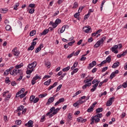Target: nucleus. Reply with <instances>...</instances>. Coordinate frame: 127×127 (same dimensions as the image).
Segmentation results:
<instances>
[{"label":"nucleus","instance_id":"nucleus-1","mask_svg":"<svg viewBox=\"0 0 127 127\" xmlns=\"http://www.w3.org/2000/svg\"><path fill=\"white\" fill-rule=\"evenodd\" d=\"M36 65H37V63H36V62H34L31 64H30L28 65V67L27 68V74H31V73L33 72L34 68L36 67Z\"/></svg>","mask_w":127,"mask_h":127},{"label":"nucleus","instance_id":"nucleus-2","mask_svg":"<svg viewBox=\"0 0 127 127\" xmlns=\"http://www.w3.org/2000/svg\"><path fill=\"white\" fill-rule=\"evenodd\" d=\"M22 73V70L21 69H17L16 68H14L12 72H10V74L12 76H18L20 74Z\"/></svg>","mask_w":127,"mask_h":127},{"label":"nucleus","instance_id":"nucleus-3","mask_svg":"<svg viewBox=\"0 0 127 127\" xmlns=\"http://www.w3.org/2000/svg\"><path fill=\"white\" fill-rule=\"evenodd\" d=\"M114 100H115V97H112V98H110L109 100L107 101L106 103V106L107 107H110V106H112V104H113Z\"/></svg>","mask_w":127,"mask_h":127},{"label":"nucleus","instance_id":"nucleus-4","mask_svg":"<svg viewBox=\"0 0 127 127\" xmlns=\"http://www.w3.org/2000/svg\"><path fill=\"white\" fill-rule=\"evenodd\" d=\"M118 49V45H114L113 47L110 48V50L114 52L115 54H118L119 53V51L117 50Z\"/></svg>","mask_w":127,"mask_h":127},{"label":"nucleus","instance_id":"nucleus-5","mask_svg":"<svg viewBox=\"0 0 127 127\" xmlns=\"http://www.w3.org/2000/svg\"><path fill=\"white\" fill-rule=\"evenodd\" d=\"M96 65H97V62H96V61H93L91 63L89 64L87 66V69L91 70V69H92L94 66H96Z\"/></svg>","mask_w":127,"mask_h":127},{"label":"nucleus","instance_id":"nucleus-6","mask_svg":"<svg viewBox=\"0 0 127 127\" xmlns=\"http://www.w3.org/2000/svg\"><path fill=\"white\" fill-rule=\"evenodd\" d=\"M90 30L91 27H90V26H86L83 28V31L85 32V33H88V32H90Z\"/></svg>","mask_w":127,"mask_h":127},{"label":"nucleus","instance_id":"nucleus-7","mask_svg":"<svg viewBox=\"0 0 127 127\" xmlns=\"http://www.w3.org/2000/svg\"><path fill=\"white\" fill-rule=\"evenodd\" d=\"M12 51L14 56H18L19 55V51H17V48H15Z\"/></svg>","mask_w":127,"mask_h":127},{"label":"nucleus","instance_id":"nucleus-8","mask_svg":"<svg viewBox=\"0 0 127 127\" xmlns=\"http://www.w3.org/2000/svg\"><path fill=\"white\" fill-rule=\"evenodd\" d=\"M33 127V121L30 120L28 121V122L25 124V127Z\"/></svg>","mask_w":127,"mask_h":127},{"label":"nucleus","instance_id":"nucleus-9","mask_svg":"<svg viewBox=\"0 0 127 127\" xmlns=\"http://www.w3.org/2000/svg\"><path fill=\"white\" fill-rule=\"evenodd\" d=\"M54 100H55V98L54 97H50L48 100V102H47L46 105H50V104L54 102Z\"/></svg>","mask_w":127,"mask_h":127},{"label":"nucleus","instance_id":"nucleus-10","mask_svg":"<svg viewBox=\"0 0 127 127\" xmlns=\"http://www.w3.org/2000/svg\"><path fill=\"white\" fill-rule=\"evenodd\" d=\"M24 91H25V89L23 88H22L20 91H19V92H18L16 94V98H18V97H19V95H21V94H22V93L24 92Z\"/></svg>","mask_w":127,"mask_h":127},{"label":"nucleus","instance_id":"nucleus-11","mask_svg":"<svg viewBox=\"0 0 127 127\" xmlns=\"http://www.w3.org/2000/svg\"><path fill=\"white\" fill-rule=\"evenodd\" d=\"M59 111H60V109L59 108H57L56 109H55V110H54V112L50 115V118L53 117V116H55V115H56Z\"/></svg>","mask_w":127,"mask_h":127},{"label":"nucleus","instance_id":"nucleus-12","mask_svg":"<svg viewBox=\"0 0 127 127\" xmlns=\"http://www.w3.org/2000/svg\"><path fill=\"white\" fill-rule=\"evenodd\" d=\"M102 43L101 41L99 40L94 45V48H98L100 46L102 45Z\"/></svg>","mask_w":127,"mask_h":127},{"label":"nucleus","instance_id":"nucleus-13","mask_svg":"<svg viewBox=\"0 0 127 127\" xmlns=\"http://www.w3.org/2000/svg\"><path fill=\"white\" fill-rule=\"evenodd\" d=\"M11 69H12V67H11L9 69L6 70L3 73V75L7 76V75H8V74H9V72H10V71H11Z\"/></svg>","mask_w":127,"mask_h":127},{"label":"nucleus","instance_id":"nucleus-14","mask_svg":"<svg viewBox=\"0 0 127 127\" xmlns=\"http://www.w3.org/2000/svg\"><path fill=\"white\" fill-rule=\"evenodd\" d=\"M77 121L79 123H86L87 119H83L82 118L80 117L77 118Z\"/></svg>","mask_w":127,"mask_h":127},{"label":"nucleus","instance_id":"nucleus-15","mask_svg":"<svg viewBox=\"0 0 127 127\" xmlns=\"http://www.w3.org/2000/svg\"><path fill=\"white\" fill-rule=\"evenodd\" d=\"M23 109H24V106L21 105L17 108V109L15 111V112L16 113H17V112H21V111H23Z\"/></svg>","mask_w":127,"mask_h":127},{"label":"nucleus","instance_id":"nucleus-16","mask_svg":"<svg viewBox=\"0 0 127 127\" xmlns=\"http://www.w3.org/2000/svg\"><path fill=\"white\" fill-rule=\"evenodd\" d=\"M127 53V51H126L125 52H123L122 54H119L117 55L118 58H122V57L125 56L126 54Z\"/></svg>","mask_w":127,"mask_h":127},{"label":"nucleus","instance_id":"nucleus-17","mask_svg":"<svg viewBox=\"0 0 127 127\" xmlns=\"http://www.w3.org/2000/svg\"><path fill=\"white\" fill-rule=\"evenodd\" d=\"M120 66V62L115 63L112 65V68H117Z\"/></svg>","mask_w":127,"mask_h":127},{"label":"nucleus","instance_id":"nucleus-18","mask_svg":"<svg viewBox=\"0 0 127 127\" xmlns=\"http://www.w3.org/2000/svg\"><path fill=\"white\" fill-rule=\"evenodd\" d=\"M92 119H94V121L96 124L100 122V119L99 118H98V117H95V116H93L92 117Z\"/></svg>","mask_w":127,"mask_h":127},{"label":"nucleus","instance_id":"nucleus-19","mask_svg":"<svg viewBox=\"0 0 127 127\" xmlns=\"http://www.w3.org/2000/svg\"><path fill=\"white\" fill-rule=\"evenodd\" d=\"M55 107H53L50 109V112L47 114V116H49L50 114H51L53 112H54Z\"/></svg>","mask_w":127,"mask_h":127},{"label":"nucleus","instance_id":"nucleus-20","mask_svg":"<svg viewBox=\"0 0 127 127\" xmlns=\"http://www.w3.org/2000/svg\"><path fill=\"white\" fill-rule=\"evenodd\" d=\"M92 85V83H88L86 84H85L84 86H82V89L85 90L87 87H90Z\"/></svg>","mask_w":127,"mask_h":127},{"label":"nucleus","instance_id":"nucleus-21","mask_svg":"<svg viewBox=\"0 0 127 127\" xmlns=\"http://www.w3.org/2000/svg\"><path fill=\"white\" fill-rule=\"evenodd\" d=\"M94 111V108L93 106H90L87 110V113H92Z\"/></svg>","mask_w":127,"mask_h":127},{"label":"nucleus","instance_id":"nucleus-22","mask_svg":"<svg viewBox=\"0 0 127 127\" xmlns=\"http://www.w3.org/2000/svg\"><path fill=\"white\" fill-rule=\"evenodd\" d=\"M50 24H52V25L54 28L57 27V26L58 25L55 22V23H53L52 21L50 22Z\"/></svg>","mask_w":127,"mask_h":127},{"label":"nucleus","instance_id":"nucleus-23","mask_svg":"<svg viewBox=\"0 0 127 127\" xmlns=\"http://www.w3.org/2000/svg\"><path fill=\"white\" fill-rule=\"evenodd\" d=\"M36 34V31L33 30L30 32V36H34Z\"/></svg>","mask_w":127,"mask_h":127},{"label":"nucleus","instance_id":"nucleus-24","mask_svg":"<svg viewBox=\"0 0 127 127\" xmlns=\"http://www.w3.org/2000/svg\"><path fill=\"white\" fill-rule=\"evenodd\" d=\"M70 66H68L64 68L63 69V72H67V71H69L70 70Z\"/></svg>","mask_w":127,"mask_h":127},{"label":"nucleus","instance_id":"nucleus-25","mask_svg":"<svg viewBox=\"0 0 127 127\" xmlns=\"http://www.w3.org/2000/svg\"><path fill=\"white\" fill-rule=\"evenodd\" d=\"M50 83H51V79H50L48 81L44 82V85L46 86H49V85H50Z\"/></svg>","mask_w":127,"mask_h":127},{"label":"nucleus","instance_id":"nucleus-26","mask_svg":"<svg viewBox=\"0 0 127 127\" xmlns=\"http://www.w3.org/2000/svg\"><path fill=\"white\" fill-rule=\"evenodd\" d=\"M22 66H23V65L22 64H20L18 65H16L15 66V69H20V68H21V67H22Z\"/></svg>","mask_w":127,"mask_h":127},{"label":"nucleus","instance_id":"nucleus-27","mask_svg":"<svg viewBox=\"0 0 127 127\" xmlns=\"http://www.w3.org/2000/svg\"><path fill=\"white\" fill-rule=\"evenodd\" d=\"M19 75H20V77L19 78L17 79V81H20L21 80H22V77H23V72H22Z\"/></svg>","mask_w":127,"mask_h":127},{"label":"nucleus","instance_id":"nucleus-28","mask_svg":"<svg viewBox=\"0 0 127 127\" xmlns=\"http://www.w3.org/2000/svg\"><path fill=\"white\" fill-rule=\"evenodd\" d=\"M28 92L26 91L25 93L22 94L20 95H19V97H20V99H22V98H24L25 96H26V94H27Z\"/></svg>","mask_w":127,"mask_h":127},{"label":"nucleus","instance_id":"nucleus-29","mask_svg":"<svg viewBox=\"0 0 127 127\" xmlns=\"http://www.w3.org/2000/svg\"><path fill=\"white\" fill-rule=\"evenodd\" d=\"M35 99V96L34 95H32L30 97V101L31 103L34 101V99Z\"/></svg>","mask_w":127,"mask_h":127},{"label":"nucleus","instance_id":"nucleus-30","mask_svg":"<svg viewBox=\"0 0 127 127\" xmlns=\"http://www.w3.org/2000/svg\"><path fill=\"white\" fill-rule=\"evenodd\" d=\"M103 111V108H98L96 110V113L99 114V113H101V112Z\"/></svg>","mask_w":127,"mask_h":127},{"label":"nucleus","instance_id":"nucleus-31","mask_svg":"<svg viewBox=\"0 0 127 127\" xmlns=\"http://www.w3.org/2000/svg\"><path fill=\"white\" fill-rule=\"evenodd\" d=\"M111 56H109L106 59L105 61L108 62V63H110L111 62Z\"/></svg>","mask_w":127,"mask_h":127},{"label":"nucleus","instance_id":"nucleus-32","mask_svg":"<svg viewBox=\"0 0 127 127\" xmlns=\"http://www.w3.org/2000/svg\"><path fill=\"white\" fill-rule=\"evenodd\" d=\"M48 29H45L43 31V32L42 33V35H46V34H47L48 33Z\"/></svg>","mask_w":127,"mask_h":127},{"label":"nucleus","instance_id":"nucleus-33","mask_svg":"<svg viewBox=\"0 0 127 127\" xmlns=\"http://www.w3.org/2000/svg\"><path fill=\"white\" fill-rule=\"evenodd\" d=\"M103 117V114L101 113L97 114L95 116V118H98V119H101Z\"/></svg>","mask_w":127,"mask_h":127},{"label":"nucleus","instance_id":"nucleus-34","mask_svg":"<svg viewBox=\"0 0 127 127\" xmlns=\"http://www.w3.org/2000/svg\"><path fill=\"white\" fill-rule=\"evenodd\" d=\"M18 6H19V3H16L14 6V9L15 10H17V7H18Z\"/></svg>","mask_w":127,"mask_h":127},{"label":"nucleus","instance_id":"nucleus-35","mask_svg":"<svg viewBox=\"0 0 127 127\" xmlns=\"http://www.w3.org/2000/svg\"><path fill=\"white\" fill-rule=\"evenodd\" d=\"M35 11V10L34 9V8H32L30 9V10L29 11V13H30L31 14H32V13H34Z\"/></svg>","mask_w":127,"mask_h":127},{"label":"nucleus","instance_id":"nucleus-36","mask_svg":"<svg viewBox=\"0 0 127 127\" xmlns=\"http://www.w3.org/2000/svg\"><path fill=\"white\" fill-rule=\"evenodd\" d=\"M66 29V26H63L62 28V29L60 31L61 33H63L64 31H65V29Z\"/></svg>","mask_w":127,"mask_h":127},{"label":"nucleus","instance_id":"nucleus-37","mask_svg":"<svg viewBox=\"0 0 127 127\" xmlns=\"http://www.w3.org/2000/svg\"><path fill=\"white\" fill-rule=\"evenodd\" d=\"M67 122H70V121H71L72 120V116H71V114H68V116H67Z\"/></svg>","mask_w":127,"mask_h":127},{"label":"nucleus","instance_id":"nucleus-38","mask_svg":"<svg viewBox=\"0 0 127 127\" xmlns=\"http://www.w3.org/2000/svg\"><path fill=\"white\" fill-rule=\"evenodd\" d=\"M5 82L6 84H8V83H10V81L9 80V77H6V78L5 79Z\"/></svg>","mask_w":127,"mask_h":127},{"label":"nucleus","instance_id":"nucleus-39","mask_svg":"<svg viewBox=\"0 0 127 127\" xmlns=\"http://www.w3.org/2000/svg\"><path fill=\"white\" fill-rule=\"evenodd\" d=\"M50 62H48L45 63V65L46 66V67H47V68H50Z\"/></svg>","mask_w":127,"mask_h":127},{"label":"nucleus","instance_id":"nucleus-40","mask_svg":"<svg viewBox=\"0 0 127 127\" xmlns=\"http://www.w3.org/2000/svg\"><path fill=\"white\" fill-rule=\"evenodd\" d=\"M114 77H116V74L115 73H114V72H113L110 75V79H111V80H112L113 79V78H114Z\"/></svg>","mask_w":127,"mask_h":127},{"label":"nucleus","instance_id":"nucleus-41","mask_svg":"<svg viewBox=\"0 0 127 127\" xmlns=\"http://www.w3.org/2000/svg\"><path fill=\"white\" fill-rule=\"evenodd\" d=\"M77 7H78V2H74V3H73V6L72 7V8H76Z\"/></svg>","mask_w":127,"mask_h":127},{"label":"nucleus","instance_id":"nucleus-42","mask_svg":"<svg viewBox=\"0 0 127 127\" xmlns=\"http://www.w3.org/2000/svg\"><path fill=\"white\" fill-rule=\"evenodd\" d=\"M11 28V27L9 25H7L5 27L6 30L9 31L10 30V29Z\"/></svg>","mask_w":127,"mask_h":127},{"label":"nucleus","instance_id":"nucleus-43","mask_svg":"<svg viewBox=\"0 0 127 127\" xmlns=\"http://www.w3.org/2000/svg\"><path fill=\"white\" fill-rule=\"evenodd\" d=\"M106 63H107V61H103L99 64V67H101L104 64H106Z\"/></svg>","mask_w":127,"mask_h":127},{"label":"nucleus","instance_id":"nucleus-44","mask_svg":"<svg viewBox=\"0 0 127 127\" xmlns=\"http://www.w3.org/2000/svg\"><path fill=\"white\" fill-rule=\"evenodd\" d=\"M105 2H106V0H104L102 1V2L101 3V10H103V7L104 6V4H105Z\"/></svg>","mask_w":127,"mask_h":127},{"label":"nucleus","instance_id":"nucleus-45","mask_svg":"<svg viewBox=\"0 0 127 127\" xmlns=\"http://www.w3.org/2000/svg\"><path fill=\"white\" fill-rule=\"evenodd\" d=\"M39 101V98L36 97V98L34 99V101L33 102L34 104H36V103H37V102H38Z\"/></svg>","mask_w":127,"mask_h":127},{"label":"nucleus","instance_id":"nucleus-46","mask_svg":"<svg viewBox=\"0 0 127 127\" xmlns=\"http://www.w3.org/2000/svg\"><path fill=\"white\" fill-rule=\"evenodd\" d=\"M47 96V93H45L44 94H40L39 95V98H44V97H46Z\"/></svg>","mask_w":127,"mask_h":127},{"label":"nucleus","instance_id":"nucleus-47","mask_svg":"<svg viewBox=\"0 0 127 127\" xmlns=\"http://www.w3.org/2000/svg\"><path fill=\"white\" fill-rule=\"evenodd\" d=\"M33 78H34L36 81L37 80V79H41V77L38 76V75L36 74V75Z\"/></svg>","mask_w":127,"mask_h":127},{"label":"nucleus","instance_id":"nucleus-48","mask_svg":"<svg viewBox=\"0 0 127 127\" xmlns=\"http://www.w3.org/2000/svg\"><path fill=\"white\" fill-rule=\"evenodd\" d=\"M73 107H78V106H80V104L78 102V101H77L76 102H75V103H74L73 104Z\"/></svg>","mask_w":127,"mask_h":127},{"label":"nucleus","instance_id":"nucleus-49","mask_svg":"<svg viewBox=\"0 0 127 127\" xmlns=\"http://www.w3.org/2000/svg\"><path fill=\"white\" fill-rule=\"evenodd\" d=\"M15 123L18 126H20V125H21V120L16 121Z\"/></svg>","mask_w":127,"mask_h":127},{"label":"nucleus","instance_id":"nucleus-50","mask_svg":"<svg viewBox=\"0 0 127 127\" xmlns=\"http://www.w3.org/2000/svg\"><path fill=\"white\" fill-rule=\"evenodd\" d=\"M79 15H80V12H79V11H78L77 13L74 14V17H75V18H77Z\"/></svg>","mask_w":127,"mask_h":127},{"label":"nucleus","instance_id":"nucleus-51","mask_svg":"<svg viewBox=\"0 0 127 127\" xmlns=\"http://www.w3.org/2000/svg\"><path fill=\"white\" fill-rule=\"evenodd\" d=\"M62 87V84H60L57 88L56 92L60 91V89Z\"/></svg>","mask_w":127,"mask_h":127},{"label":"nucleus","instance_id":"nucleus-52","mask_svg":"<svg viewBox=\"0 0 127 127\" xmlns=\"http://www.w3.org/2000/svg\"><path fill=\"white\" fill-rule=\"evenodd\" d=\"M106 37H103L102 38V39H101V40H99L101 42V43L103 44V43H104V41H105V40H106Z\"/></svg>","mask_w":127,"mask_h":127},{"label":"nucleus","instance_id":"nucleus-53","mask_svg":"<svg viewBox=\"0 0 127 127\" xmlns=\"http://www.w3.org/2000/svg\"><path fill=\"white\" fill-rule=\"evenodd\" d=\"M55 22L58 25L59 23H61V20L59 19H57Z\"/></svg>","mask_w":127,"mask_h":127},{"label":"nucleus","instance_id":"nucleus-54","mask_svg":"<svg viewBox=\"0 0 127 127\" xmlns=\"http://www.w3.org/2000/svg\"><path fill=\"white\" fill-rule=\"evenodd\" d=\"M34 49V46L31 45V46L28 48V51H29L30 50L32 51Z\"/></svg>","mask_w":127,"mask_h":127},{"label":"nucleus","instance_id":"nucleus-55","mask_svg":"<svg viewBox=\"0 0 127 127\" xmlns=\"http://www.w3.org/2000/svg\"><path fill=\"white\" fill-rule=\"evenodd\" d=\"M107 70H108V66H106L103 68L102 70V72H106V71H107Z\"/></svg>","mask_w":127,"mask_h":127},{"label":"nucleus","instance_id":"nucleus-56","mask_svg":"<svg viewBox=\"0 0 127 127\" xmlns=\"http://www.w3.org/2000/svg\"><path fill=\"white\" fill-rule=\"evenodd\" d=\"M79 105H81V104H83V103H85L86 101H83L81 99H79V100L78 101Z\"/></svg>","mask_w":127,"mask_h":127},{"label":"nucleus","instance_id":"nucleus-57","mask_svg":"<svg viewBox=\"0 0 127 127\" xmlns=\"http://www.w3.org/2000/svg\"><path fill=\"white\" fill-rule=\"evenodd\" d=\"M89 82H91V79L90 80L89 79H87L84 80V82L85 84H87V83L88 84V83H90Z\"/></svg>","mask_w":127,"mask_h":127},{"label":"nucleus","instance_id":"nucleus-58","mask_svg":"<svg viewBox=\"0 0 127 127\" xmlns=\"http://www.w3.org/2000/svg\"><path fill=\"white\" fill-rule=\"evenodd\" d=\"M74 43H75V41L73 40L72 42L68 43V45H69V46H72V45H73Z\"/></svg>","mask_w":127,"mask_h":127},{"label":"nucleus","instance_id":"nucleus-59","mask_svg":"<svg viewBox=\"0 0 127 127\" xmlns=\"http://www.w3.org/2000/svg\"><path fill=\"white\" fill-rule=\"evenodd\" d=\"M64 101H65V99H64V98H60L59 100V101L61 103H61H63Z\"/></svg>","mask_w":127,"mask_h":127},{"label":"nucleus","instance_id":"nucleus-60","mask_svg":"<svg viewBox=\"0 0 127 127\" xmlns=\"http://www.w3.org/2000/svg\"><path fill=\"white\" fill-rule=\"evenodd\" d=\"M36 83V80H35L34 78L32 79L31 80V84L32 85H35V84Z\"/></svg>","mask_w":127,"mask_h":127},{"label":"nucleus","instance_id":"nucleus-61","mask_svg":"<svg viewBox=\"0 0 127 127\" xmlns=\"http://www.w3.org/2000/svg\"><path fill=\"white\" fill-rule=\"evenodd\" d=\"M29 7L33 8V7H35V4L31 3L29 5Z\"/></svg>","mask_w":127,"mask_h":127},{"label":"nucleus","instance_id":"nucleus-62","mask_svg":"<svg viewBox=\"0 0 127 127\" xmlns=\"http://www.w3.org/2000/svg\"><path fill=\"white\" fill-rule=\"evenodd\" d=\"M74 56V53H72L67 56V58H71Z\"/></svg>","mask_w":127,"mask_h":127},{"label":"nucleus","instance_id":"nucleus-63","mask_svg":"<svg viewBox=\"0 0 127 127\" xmlns=\"http://www.w3.org/2000/svg\"><path fill=\"white\" fill-rule=\"evenodd\" d=\"M83 8H84L83 6L79 7L78 10V12H81V11H82V10L83 9Z\"/></svg>","mask_w":127,"mask_h":127},{"label":"nucleus","instance_id":"nucleus-64","mask_svg":"<svg viewBox=\"0 0 127 127\" xmlns=\"http://www.w3.org/2000/svg\"><path fill=\"white\" fill-rule=\"evenodd\" d=\"M123 87L124 88H127V82H124L123 84Z\"/></svg>","mask_w":127,"mask_h":127}]
</instances>
